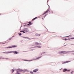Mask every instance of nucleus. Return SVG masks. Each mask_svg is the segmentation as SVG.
Returning a JSON list of instances; mask_svg holds the SVG:
<instances>
[{
  "label": "nucleus",
  "instance_id": "1",
  "mask_svg": "<svg viewBox=\"0 0 74 74\" xmlns=\"http://www.w3.org/2000/svg\"><path fill=\"white\" fill-rule=\"evenodd\" d=\"M42 57V56H40V57H39L38 58H36L33 60H23L24 61H26L27 62H31L32 61H33V60H37V59H40V58H41Z\"/></svg>",
  "mask_w": 74,
  "mask_h": 74
},
{
  "label": "nucleus",
  "instance_id": "2",
  "mask_svg": "<svg viewBox=\"0 0 74 74\" xmlns=\"http://www.w3.org/2000/svg\"><path fill=\"white\" fill-rule=\"evenodd\" d=\"M74 51H70L68 52H66V51H59V53H69V52H74Z\"/></svg>",
  "mask_w": 74,
  "mask_h": 74
},
{
  "label": "nucleus",
  "instance_id": "3",
  "mask_svg": "<svg viewBox=\"0 0 74 74\" xmlns=\"http://www.w3.org/2000/svg\"><path fill=\"white\" fill-rule=\"evenodd\" d=\"M16 47V45H12V46L8 47L7 48H15Z\"/></svg>",
  "mask_w": 74,
  "mask_h": 74
},
{
  "label": "nucleus",
  "instance_id": "4",
  "mask_svg": "<svg viewBox=\"0 0 74 74\" xmlns=\"http://www.w3.org/2000/svg\"><path fill=\"white\" fill-rule=\"evenodd\" d=\"M24 31H25V32H27V33L28 32H29V29L27 28H25L24 29Z\"/></svg>",
  "mask_w": 74,
  "mask_h": 74
},
{
  "label": "nucleus",
  "instance_id": "5",
  "mask_svg": "<svg viewBox=\"0 0 74 74\" xmlns=\"http://www.w3.org/2000/svg\"><path fill=\"white\" fill-rule=\"evenodd\" d=\"M35 45H41V44L40 43H38L37 42H35Z\"/></svg>",
  "mask_w": 74,
  "mask_h": 74
},
{
  "label": "nucleus",
  "instance_id": "6",
  "mask_svg": "<svg viewBox=\"0 0 74 74\" xmlns=\"http://www.w3.org/2000/svg\"><path fill=\"white\" fill-rule=\"evenodd\" d=\"M13 53V51H11L10 52H4V53H7L8 54V53Z\"/></svg>",
  "mask_w": 74,
  "mask_h": 74
},
{
  "label": "nucleus",
  "instance_id": "7",
  "mask_svg": "<svg viewBox=\"0 0 74 74\" xmlns=\"http://www.w3.org/2000/svg\"><path fill=\"white\" fill-rule=\"evenodd\" d=\"M38 71V69H34L33 71V72H34L35 73H36V72H37V71Z\"/></svg>",
  "mask_w": 74,
  "mask_h": 74
},
{
  "label": "nucleus",
  "instance_id": "8",
  "mask_svg": "<svg viewBox=\"0 0 74 74\" xmlns=\"http://www.w3.org/2000/svg\"><path fill=\"white\" fill-rule=\"evenodd\" d=\"M23 71L24 72H28V71H29V70L27 69H25L23 70Z\"/></svg>",
  "mask_w": 74,
  "mask_h": 74
},
{
  "label": "nucleus",
  "instance_id": "9",
  "mask_svg": "<svg viewBox=\"0 0 74 74\" xmlns=\"http://www.w3.org/2000/svg\"><path fill=\"white\" fill-rule=\"evenodd\" d=\"M13 52L14 53H15L16 54H18V52L16 51H13Z\"/></svg>",
  "mask_w": 74,
  "mask_h": 74
},
{
  "label": "nucleus",
  "instance_id": "10",
  "mask_svg": "<svg viewBox=\"0 0 74 74\" xmlns=\"http://www.w3.org/2000/svg\"><path fill=\"white\" fill-rule=\"evenodd\" d=\"M36 36H40V34H35Z\"/></svg>",
  "mask_w": 74,
  "mask_h": 74
},
{
  "label": "nucleus",
  "instance_id": "11",
  "mask_svg": "<svg viewBox=\"0 0 74 74\" xmlns=\"http://www.w3.org/2000/svg\"><path fill=\"white\" fill-rule=\"evenodd\" d=\"M69 62H71V61H66L64 63H69Z\"/></svg>",
  "mask_w": 74,
  "mask_h": 74
},
{
  "label": "nucleus",
  "instance_id": "12",
  "mask_svg": "<svg viewBox=\"0 0 74 74\" xmlns=\"http://www.w3.org/2000/svg\"><path fill=\"white\" fill-rule=\"evenodd\" d=\"M18 70H19V71H23V70L21 69H18Z\"/></svg>",
  "mask_w": 74,
  "mask_h": 74
},
{
  "label": "nucleus",
  "instance_id": "13",
  "mask_svg": "<svg viewBox=\"0 0 74 74\" xmlns=\"http://www.w3.org/2000/svg\"><path fill=\"white\" fill-rule=\"evenodd\" d=\"M67 69H64L63 70V72H65L66 71H67Z\"/></svg>",
  "mask_w": 74,
  "mask_h": 74
},
{
  "label": "nucleus",
  "instance_id": "14",
  "mask_svg": "<svg viewBox=\"0 0 74 74\" xmlns=\"http://www.w3.org/2000/svg\"><path fill=\"white\" fill-rule=\"evenodd\" d=\"M26 38H27V39H28V40H31V38L28 37H26Z\"/></svg>",
  "mask_w": 74,
  "mask_h": 74
},
{
  "label": "nucleus",
  "instance_id": "15",
  "mask_svg": "<svg viewBox=\"0 0 74 74\" xmlns=\"http://www.w3.org/2000/svg\"><path fill=\"white\" fill-rule=\"evenodd\" d=\"M37 17H36L34 18V19H32V21H34V20H35V19H37Z\"/></svg>",
  "mask_w": 74,
  "mask_h": 74
},
{
  "label": "nucleus",
  "instance_id": "16",
  "mask_svg": "<svg viewBox=\"0 0 74 74\" xmlns=\"http://www.w3.org/2000/svg\"><path fill=\"white\" fill-rule=\"evenodd\" d=\"M70 36H71V35H70L69 36H65V37H70Z\"/></svg>",
  "mask_w": 74,
  "mask_h": 74
},
{
  "label": "nucleus",
  "instance_id": "17",
  "mask_svg": "<svg viewBox=\"0 0 74 74\" xmlns=\"http://www.w3.org/2000/svg\"><path fill=\"white\" fill-rule=\"evenodd\" d=\"M16 71L17 73H18L19 71V70H18V69L16 70Z\"/></svg>",
  "mask_w": 74,
  "mask_h": 74
},
{
  "label": "nucleus",
  "instance_id": "18",
  "mask_svg": "<svg viewBox=\"0 0 74 74\" xmlns=\"http://www.w3.org/2000/svg\"><path fill=\"white\" fill-rule=\"evenodd\" d=\"M0 59H5V58H1V57L0 58Z\"/></svg>",
  "mask_w": 74,
  "mask_h": 74
},
{
  "label": "nucleus",
  "instance_id": "19",
  "mask_svg": "<svg viewBox=\"0 0 74 74\" xmlns=\"http://www.w3.org/2000/svg\"><path fill=\"white\" fill-rule=\"evenodd\" d=\"M49 11V9H48L47 11L45 12V13H47V12H48Z\"/></svg>",
  "mask_w": 74,
  "mask_h": 74
},
{
  "label": "nucleus",
  "instance_id": "20",
  "mask_svg": "<svg viewBox=\"0 0 74 74\" xmlns=\"http://www.w3.org/2000/svg\"><path fill=\"white\" fill-rule=\"evenodd\" d=\"M36 47L39 48H41V46H37Z\"/></svg>",
  "mask_w": 74,
  "mask_h": 74
},
{
  "label": "nucleus",
  "instance_id": "21",
  "mask_svg": "<svg viewBox=\"0 0 74 74\" xmlns=\"http://www.w3.org/2000/svg\"><path fill=\"white\" fill-rule=\"evenodd\" d=\"M30 73H31V74H33L34 73L32 71H30Z\"/></svg>",
  "mask_w": 74,
  "mask_h": 74
},
{
  "label": "nucleus",
  "instance_id": "22",
  "mask_svg": "<svg viewBox=\"0 0 74 74\" xmlns=\"http://www.w3.org/2000/svg\"><path fill=\"white\" fill-rule=\"evenodd\" d=\"M20 32H23V33H25V32L24 31H21Z\"/></svg>",
  "mask_w": 74,
  "mask_h": 74
},
{
  "label": "nucleus",
  "instance_id": "23",
  "mask_svg": "<svg viewBox=\"0 0 74 74\" xmlns=\"http://www.w3.org/2000/svg\"><path fill=\"white\" fill-rule=\"evenodd\" d=\"M71 39L72 40H74V37L71 38Z\"/></svg>",
  "mask_w": 74,
  "mask_h": 74
},
{
  "label": "nucleus",
  "instance_id": "24",
  "mask_svg": "<svg viewBox=\"0 0 74 74\" xmlns=\"http://www.w3.org/2000/svg\"><path fill=\"white\" fill-rule=\"evenodd\" d=\"M42 54H45V52H42Z\"/></svg>",
  "mask_w": 74,
  "mask_h": 74
},
{
  "label": "nucleus",
  "instance_id": "25",
  "mask_svg": "<svg viewBox=\"0 0 74 74\" xmlns=\"http://www.w3.org/2000/svg\"><path fill=\"white\" fill-rule=\"evenodd\" d=\"M14 70H13L12 71V73H14Z\"/></svg>",
  "mask_w": 74,
  "mask_h": 74
},
{
  "label": "nucleus",
  "instance_id": "26",
  "mask_svg": "<svg viewBox=\"0 0 74 74\" xmlns=\"http://www.w3.org/2000/svg\"><path fill=\"white\" fill-rule=\"evenodd\" d=\"M27 25H29V26H30V25H31V24L29 23V24H28Z\"/></svg>",
  "mask_w": 74,
  "mask_h": 74
},
{
  "label": "nucleus",
  "instance_id": "27",
  "mask_svg": "<svg viewBox=\"0 0 74 74\" xmlns=\"http://www.w3.org/2000/svg\"><path fill=\"white\" fill-rule=\"evenodd\" d=\"M23 37L24 38H26V37H25L23 36Z\"/></svg>",
  "mask_w": 74,
  "mask_h": 74
},
{
  "label": "nucleus",
  "instance_id": "28",
  "mask_svg": "<svg viewBox=\"0 0 74 74\" xmlns=\"http://www.w3.org/2000/svg\"><path fill=\"white\" fill-rule=\"evenodd\" d=\"M20 73H18V72H17V73H16V74H20Z\"/></svg>",
  "mask_w": 74,
  "mask_h": 74
},
{
  "label": "nucleus",
  "instance_id": "29",
  "mask_svg": "<svg viewBox=\"0 0 74 74\" xmlns=\"http://www.w3.org/2000/svg\"><path fill=\"white\" fill-rule=\"evenodd\" d=\"M21 35H22V34H21V33H20L19 35L20 36H21Z\"/></svg>",
  "mask_w": 74,
  "mask_h": 74
},
{
  "label": "nucleus",
  "instance_id": "30",
  "mask_svg": "<svg viewBox=\"0 0 74 74\" xmlns=\"http://www.w3.org/2000/svg\"><path fill=\"white\" fill-rule=\"evenodd\" d=\"M47 13H45H45H43V15H44V14H46Z\"/></svg>",
  "mask_w": 74,
  "mask_h": 74
},
{
  "label": "nucleus",
  "instance_id": "31",
  "mask_svg": "<svg viewBox=\"0 0 74 74\" xmlns=\"http://www.w3.org/2000/svg\"><path fill=\"white\" fill-rule=\"evenodd\" d=\"M31 23V22L30 21L29 22V24H30Z\"/></svg>",
  "mask_w": 74,
  "mask_h": 74
},
{
  "label": "nucleus",
  "instance_id": "32",
  "mask_svg": "<svg viewBox=\"0 0 74 74\" xmlns=\"http://www.w3.org/2000/svg\"><path fill=\"white\" fill-rule=\"evenodd\" d=\"M64 40H67V39L66 38H65V39H64Z\"/></svg>",
  "mask_w": 74,
  "mask_h": 74
},
{
  "label": "nucleus",
  "instance_id": "33",
  "mask_svg": "<svg viewBox=\"0 0 74 74\" xmlns=\"http://www.w3.org/2000/svg\"><path fill=\"white\" fill-rule=\"evenodd\" d=\"M67 71H70V70H67Z\"/></svg>",
  "mask_w": 74,
  "mask_h": 74
},
{
  "label": "nucleus",
  "instance_id": "34",
  "mask_svg": "<svg viewBox=\"0 0 74 74\" xmlns=\"http://www.w3.org/2000/svg\"><path fill=\"white\" fill-rule=\"evenodd\" d=\"M40 55H42V53H40Z\"/></svg>",
  "mask_w": 74,
  "mask_h": 74
},
{
  "label": "nucleus",
  "instance_id": "35",
  "mask_svg": "<svg viewBox=\"0 0 74 74\" xmlns=\"http://www.w3.org/2000/svg\"><path fill=\"white\" fill-rule=\"evenodd\" d=\"M8 47H5V48H7Z\"/></svg>",
  "mask_w": 74,
  "mask_h": 74
},
{
  "label": "nucleus",
  "instance_id": "36",
  "mask_svg": "<svg viewBox=\"0 0 74 74\" xmlns=\"http://www.w3.org/2000/svg\"><path fill=\"white\" fill-rule=\"evenodd\" d=\"M47 16V15H45V17H44V18H45V16Z\"/></svg>",
  "mask_w": 74,
  "mask_h": 74
},
{
  "label": "nucleus",
  "instance_id": "37",
  "mask_svg": "<svg viewBox=\"0 0 74 74\" xmlns=\"http://www.w3.org/2000/svg\"><path fill=\"white\" fill-rule=\"evenodd\" d=\"M6 59H8V58H5Z\"/></svg>",
  "mask_w": 74,
  "mask_h": 74
},
{
  "label": "nucleus",
  "instance_id": "38",
  "mask_svg": "<svg viewBox=\"0 0 74 74\" xmlns=\"http://www.w3.org/2000/svg\"><path fill=\"white\" fill-rule=\"evenodd\" d=\"M49 7V5H48Z\"/></svg>",
  "mask_w": 74,
  "mask_h": 74
},
{
  "label": "nucleus",
  "instance_id": "39",
  "mask_svg": "<svg viewBox=\"0 0 74 74\" xmlns=\"http://www.w3.org/2000/svg\"><path fill=\"white\" fill-rule=\"evenodd\" d=\"M10 40H11V38H10Z\"/></svg>",
  "mask_w": 74,
  "mask_h": 74
},
{
  "label": "nucleus",
  "instance_id": "40",
  "mask_svg": "<svg viewBox=\"0 0 74 74\" xmlns=\"http://www.w3.org/2000/svg\"><path fill=\"white\" fill-rule=\"evenodd\" d=\"M42 19H44V18H42Z\"/></svg>",
  "mask_w": 74,
  "mask_h": 74
},
{
  "label": "nucleus",
  "instance_id": "41",
  "mask_svg": "<svg viewBox=\"0 0 74 74\" xmlns=\"http://www.w3.org/2000/svg\"><path fill=\"white\" fill-rule=\"evenodd\" d=\"M5 44V43H3V44Z\"/></svg>",
  "mask_w": 74,
  "mask_h": 74
},
{
  "label": "nucleus",
  "instance_id": "42",
  "mask_svg": "<svg viewBox=\"0 0 74 74\" xmlns=\"http://www.w3.org/2000/svg\"><path fill=\"white\" fill-rule=\"evenodd\" d=\"M47 2H48V0L47 1Z\"/></svg>",
  "mask_w": 74,
  "mask_h": 74
},
{
  "label": "nucleus",
  "instance_id": "43",
  "mask_svg": "<svg viewBox=\"0 0 74 74\" xmlns=\"http://www.w3.org/2000/svg\"><path fill=\"white\" fill-rule=\"evenodd\" d=\"M73 55H74V53H73Z\"/></svg>",
  "mask_w": 74,
  "mask_h": 74
},
{
  "label": "nucleus",
  "instance_id": "44",
  "mask_svg": "<svg viewBox=\"0 0 74 74\" xmlns=\"http://www.w3.org/2000/svg\"><path fill=\"white\" fill-rule=\"evenodd\" d=\"M52 12V13H53V12Z\"/></svg>",
  "mask_w": 74,
  "mask_h": 74
},
{
  "label": "nucleus",
  "instance_id": "45",
  "mask_svg": "<svg viewBox=\"0 0 74 74\" xmlns=\"http://www.w3.org/2000/svg\"><path fill=\"white\" fill-rule=\"evenodd\" d=\"M73 60H74V58L73 59Z\"/></svg>",
  "mask_w": 74,
  "mask_h": 74
},
{
  "label": "nucleus",
  "instance_id": "46",
  "mask_svg": "<svg viewBox=\"0 0 74 74\" xmlns=\"http://www.w3.org/2000/svg\"><path fill=\"white\" fill-rule=\"evenodd\" d=\"M66 45H65L64 46H66Z\"/></svg>",
  "mask_w": 74,
  "mask_h": 74
},
{
  "label": "nucleus",
  "instance_id": "47",
  "mask_svg": "<svg viewBox=\"0 0 74 74\" xmlns=\"http://www.w3.org/2000/svg\"><path fill=\"white\" fill-rule=\"evenodd\" d=\"M1 15V14H0V15Z\"/></svg>",
  "mask_w": 74,
  "mask_h": 74
}]
</instances>
